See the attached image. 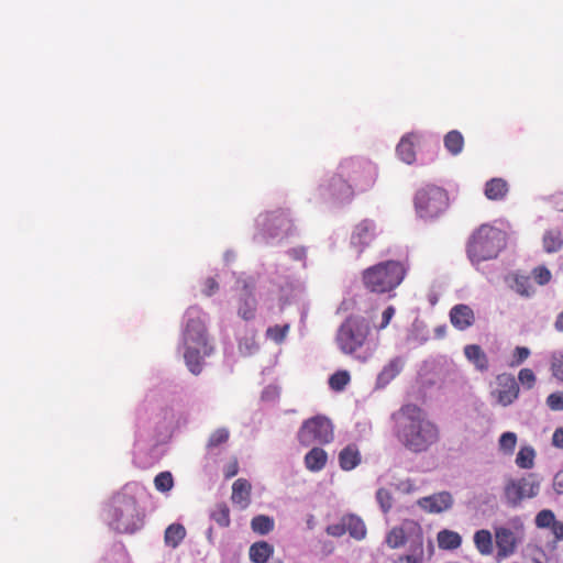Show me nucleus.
Wrapping results in <instances>:
<instances>
[{"instance_id": "e433bc0d", "label": "nucleus", "mask_w": 563, "mask_h": 563, "mask_svg": "<svg viewBox=\"0 0 563 563\" xmlns=\"http://www.w3.org/2000/svg\"><path fill=\"white\" fill-rule=\"evenodd\" d=\"M536 452L531 446H522L516 457V464L520 468H532L534 465Z\"/></svg>"}, {"instance_id": "e2e57ef3", "label": "nucleus", "mask_w": 563, "mask_h": 563, "mask_svg": "<svg viewBox=\"0 0 563 563\" xmlns=\"http://www.w3.org/2000/svg\"><path fill=\"white\" fill-rule=\"evenodd\" d=\"M435 336L438 339H442L445 336V328L444 327H439L435 329Z\"/></svg>"}, {"instance_id": "dca6fc26", "label": "nucleus", "mask_w": 563, "mask_h": 563, "mask_svg": "<svg viewBox=\"0 0 563 563\" xmlns=\"http://www.w3.org/2000/svg\"><path fill=\"white\" fill-rule=\"evenodd\" d=\"M453 499L451 494L442 492L432 496L422 497L418 500V505L426 511L438 514L445 511L452 507Z\"/></svg>"}, {"instance_id": "49530a36", "label": "nucleus", "mask_w": 563, "mask_h": 563, "mask_svg": "<svg viewBox=\"0 0 563 563\" xmlns=\"http://www.w3.org/2000/svg\"><path fill=\"white\" fill-rule=\"evenodd\" d=\"M532 277L537 284L543 286L551 280V272L545 266H538L532 269Z\"/></svg>"}, {"instance_id": "2f4dec72", "label": "nucleus", "mask_w": 563, "mask_h": 563, "mask_svg": "<svg viewBox=\"0 0 563 563\" xmlns=\"http://www.w3.org/2000/svg\"><path fill=\"white\" fill-rule=\"evenodd\" d=\"M401 371V362L399 358L391 360L378 374L377 383L379 386L389 384Z\"/></svg>"}, {"instance_id": "412c9836", "label": "nucleus", "mask_w": 563, "mask_h": 563, "mask_svg": "<svg viewBox=\"0 0 563 563\" xmlns=\"http://www.w3.org/2000/svg\"><path fill=\"white\" fill-rule=\"evenodd\" d=\"M464 355L479 372H485L488 369V357L479 345H466L464 347Z\"/></svg>"}, {"instance_id": "13d9d810", "label": "nucleus", "mask_w": 563, "mask_h": 563, "mask_svg": "<svg viewBox=\"0 0 563 563\" xmlns=\"http://www.w3.org/2000/svg\"><path fill=\"white\" fill-rule=\"evenodd\" d=\"M553 488L558 494H563V473H558L554 476Z\"/></svg>"}, {"instance_id": "7ed1b4c3", "label": "nucleus", "mask_w": 563, "mask_h": 563, "mask_svg": "<svg viewBox=\"0 0 563 563\" xmlns=\"http://www.w3.org/2000/svg\"><path fill=\"white\" fill-rule=\"evenodd\" d=\"M183 342L186 366L190 373L199 375L202 372L205 357L210 356L214 349L209 341L202 313L197 308H189L186 312Z\"/></svg>"}, {"instance_id": "a18cd8bd", "label": "nucleus", "mask_w": 563, "mask_h": 563, "mask_svg": "<svg viewBox=\"0 0 563 563\" xmlns=\"http://www.w3.org/2000/svg\"><path fill=\"white\" fill-rule=\"evenodd\" d=\"M229 440V431L225 428L217 429L208 440V448H217Z\"/></svg>"}, {"instance_id": "bf43d9fd", "label": "nucleus", "mask_w": 563, "mask_h": 563, "mask_svg": "<svg viewBox=\"0 0 563 563\" xmlns=\"http://www.w3.org/2000/svg\"><path fill=\"white\" fill-rule=\"evenodd\" d=\"M551 529L558 540H563V522L555 521Z\"/></svg>"}, {"instance_id": "9d476101", "label": "nucleus", "mask_w": 563, "mask_h": 563, "mask_svg": "<svg viewBox=\"0 0 563 563\" xmlns=\"http://www.w3.org/2000/svg\"><path fill=\"white\" fill-rule=\"evenodd\" d=\"M257 224L269 238L286 236L292 228L289 214L282 209L261 214L257 219Z\"/></svg>"}, {"instance_id": "4d7b16f0", "label": "nucleus", "mask_w": 563, "mask_h": 563, "mask_svg": "<svg viewBox=\"0 0 563 563\" xmlns=\"http://www.w3.org/2000/svg\"><path fill=\"white\" fill-rule=\"evenodd\" d=\"M552 444L563 449V428H558L552 435Z\"/></svg>"}, {"instance_id": "393cba45", "label": "nucleus", "mask_w": 563, "mask_h": 563, "mask_svg": "<svg viewBox=\"0 0 563 563\" xmlns=\"http://www.w3.org/2000/svg\"><path fill=\"white\" fill-rule=\"evenodd\" d=\"M328 461L325 451L321 448L311 449L305 456L306 467L311 472L321 471Z\"/></svg>"}, {"instance_id": "1a4fd4ad", "label": "nucleus", "mask_w": 563, "mask_h": 563, "mask_svg": "<svg viewBox=\"0 0 563 563\" xmlns=\"http://www.w3.org/2000/svg\"><path fill=\"white\" fill-rule=\"evenodd\" d=\"M297 438L303 446H309L312 443H330L333 439L332 423L324 417L317 416L310 418L302 423Z\"/></svg>"}, {"instance_id": "a211bd4d", "label": "nucleus", "mask_w": 563, "mask_h": 563, "mask_svg": "<svg viewBox=\"0 0 563 563\" xmlns=\"http://www.w3.org/2000/svg\"><path fill=\"white\" fill-rule=\"evenodd\" d=\"M252 486L245 478H238L232 485L231 500L241 509H246L251 504Z\"/></svg>"}, {"instance_id": "5fc2aeb1", "label": "nucleus", "mask_w": 563, "mask_h": 563, "mask_svg": "<svg viewBox=\"0 0 563 563\" xmlns=\"http://www.w3.org/2000/svg\"><path fill=\"white\" fill-rule=\"evenodd\" d=\"M218 288H219V285H218L217 280L212 277H209L205 282L203 294L206 296H211L218 290Z\"/></svg>"}, {"instance_id": "20e7f679", "label": "nucleus", "mask_w": 563, "mask_h": 563, "mask_svg": "<svg viewBox=\"0 0 563 563\" xmlns=\"http://www.w3.org/2000/svg\"><path fill=\"white\" fill-rule=\"evenodd\" d=\"M369 321L362 316H349L335 333V343L341 353L365 363L372 355L369 347Z\"/></svg>"}, {"instance_id": "4c0bfd02", "label": "nucleus", "mask_w": 563, "mask_h": 563, "mask_svg": "<svg viewBox=\"0 0 563 563\" xmlns=\"http://www.w3.org/2000/svg\"><path fill=\"white\" fill-rule=\"evenodd\" d=\"M351 376L347 371H338L329 378V386L332 390L342 391L350 383Z\"/></svg>"}, {"instance_id": "6e6552de", "label": "nucleus", "mask_w": 563, "mask_h": 563, "mask_svg": "<svg viewBox=\"0 0 563 563\" xmlns=\"http://www.w3.org/2000/svg\"><path fill=\"white\" fill-rule=\"evenodd\" d=\"M417 213L423 219H435L449 208L448 192L438 186L429 185L417 191L415 197Z\"/></svg>"}, {"instance_id": "603ef678", "label": "nucleus", "mask_w": 563, "mask_h": 563, "mask_svg": "<svg viewBox=\"0 0 563 563\" xmlns=\"http://www.w3.org/2000/svg\"><path fill=\"white\" fill-rule=\"evenodd\" d=\"M395 314V308L393 306H388L384 311H383V314H382V322L379 323V325L377 327L378 330H383L385 329L390 320L393 319Z\"/></svg>"}, {"instance_id": "680f3d73", "label": "nucleus", "mask_w": 563, "mask_h": 563, "mask_svg": "<svg viewBox=\"0 0 563 563\" xmlns=\"http://www.w3.org/2000/svg\"><path fill=\"white\" fill-rule=\"evenodd\" d=\"M554 328L558 332L563 333V311L558 314L554 322Z\"/></svg>"}, {"instance_id": "f3484780", "label": "nucleus", "mask_w": 563, "mask_h": 563, "mask_svg": "<svg viewBox=\"0 0 563 563\" xmlns=\"http://www.w3.org/2000/svg\"><path fill=\"white\" fill-rule=\"evenodd\" d=\"M450 321L455 329L464 331L474 324L475 313L467 305H455L450 310Z\"/></svg>"}, {"instance_id": "0e129e2a", "label": "nucleus", "mask_w": 563, "mask_h": 563, "mask_svg": "<svg viewBox=\"0 0 563 563\" xmlns=\"http://www.w3.org/2000/svg\"><path fill=\"white\" fill-rule=\"evenodd\" d=\"M536 563H541V562H539V561H536Z\"/></svg>"}, {"instance_id": "cd10ccee", "label": "nucleus", "mask_w": 563, "mask_h": 563, "mask_svg": "<svg viewBox=\"0 0 563 563\" xmlns=\"http://www.w3.org/2000/svg\"><path fill=\"white\" fill-rule=\"evenodd\" d=\"M438 545L443 550H455L461 547V536L452 530H441L437 536Z\"/></svg>"}, {"instance_id": "423d86ee", "label": "nucleus", "mask_w": 563, "mask_h": 563, "mask_svg": "<svg viewBox=\"0 0 563 563\" xmlns=\"http://www.w3.org/2000/svg\"><path fill=\"white\" fill-rule=\"evenodd\" d=\"M406 267L398 261H386L373 265L362 273L364 287L374 294H386L396 289L406 276Z\"/></svg>"}, {"instance_id": "c756f323", "label": "nucleus", "mask_w": 563, "mask_h": 563, "mask_svg": "<svg viewBox=\"0 0 563 563\" xmlns=\"http://www.w3.org/2000/svg\"><path fill=\"white\" fill-rule=\"evenodd\" d=\"M543 249L547 253H555L563 247V236L560 230H548L543 235Z\"/></svg>"}, {"instance_id": "3c124183", "label": "nucleus", "mask_w": 563, "mask_h": 563, "mask_svg": "<svg viewBox=\"0 0 563 563\" xmlns=\"http://www.w3.org/2000/svg\"><path fill=\"white\" fill-rule=\"evenodd\" d=\"M346 532L344 518L340 523L330 525L327 528V533L332 537H342Z\"/></svg>"}, {"instance_id": "6e6d98bb", "label": "nucleus", "mask_w": 563, "mask_h": 563, "mask_svg": "<svg viewBox=\"0 0 563 563\" xmlns=\"http://www.w3.org/2000/svg\"><path fill=\"white\" fill-rule=\"evenodd\" d=\"M238 472H239V464L234 460L225 466L224 476H225V478H231V477L235 476L238 474Z\"/></svg>"}, {"instance_id": "c03bdc74", "label": "nucleus", "mask_w": 563, "mask_h": 563, "mask_svg": "<svg viewBox=\"0 0 563 563\" xmlns=\"http://www.w3.org/2000/svg\"><path fill=\"white\" fill-rule=\"evenodd\" d=\"M555 516L552 510H541L536 517V525L538 528H552L555 522Z\"/></svg>"}, {"instance_id": "72a5a7b5", "label": "nucleus", "mask_w": 563, "mask_h": 563, "mask_svg": "<svg viewBox=\"0 0 563 563\" xmlns=\"http://www.w3.org/2000/svg\"><path fill=\"white\" fill-rule=\"evenodd\" d=\"M251 528L258 534H267L274 529V520L264 515L255 516L251 521Z\"/></svg>"}, {"instance_id": "a19ab883", "label": "nucleus", "mask_w": 563, "mask_h": 563, "mask_svg": "<svg viewBox=\"0 0 563 563\" xmlns=\"http://www.w3.org/2000/svg\"><path fill=\"white\" fill-rule=\"evenodd\" d=\"M517 444V435L514 432H504L499 438V449L507 454H511Z\"/></svg>"}, {"instance_id": "5701e85b", "label": "nucleus", "mask_w": 563, "mask_h": 563, "mask_svg": "<svg viewBox=\"0 0 563 563\" xmlns=\"http://www.w3.org/2000/svg\"><path fill=\"white\" fill-rule=\"evenodd\" d=\"M339 463L342 470L351 471L361 463V454L355 444L344 448L339 454Z\"/></svg>"}, {"instance_id": "864d4df0", "label": "nucleus", "mask_w": 563, "mask_h": 563, "mask_svg": "<svg viewBox=\"0 0 563 563\" xmlns=\"http://www.w3.org/2000/svg\"><path fill=\"white\" fill-rule=\"evenodd\" d=\"M424 558V552H409L408 554L400 556V561H405L406 563H422Z\"/></svg>"}, {"instance_id": "39448f33", "label": "nucleus", "mask_w": 563, "mask_h": 563, "mask_svg": "<svg viewBox=\"0 0 563 563\" xmlns=\"http://www.w3.org/2000/svg\"><path fill=\"white\" fill-rule=\"evenodd\" d=\"M505 245L504 231L489 224H482L470 236L466 253L472 264H479L497 257Z\"/></svg>"}, {"instance_id": "4468645a", "label": "nucleus", "mask_w": 563, "mask_h": 563, "mask_svg": "<svg viewBox=\"0 0 563 563\" xmlns=\"http://www.w3.org/2000/svg\"><path fill=\"white\" fill-rule=\"evenodd\" d=\"M377 227L374 221L365 219L357 223L351 234V246L362 254L377 238Z\"/></svg>"}, {"instance_id": "79ce46f5", "label": "nucleus", "mask_w": 563, "mask_h": 563, "mask_svg": "<svg viewBox=\"0 0 563 563\" xmlns=\"http://www.w3.org/2000/svg\"><path fill=\"white\" fill-rule=\"evenodd\" d=\"M376 500L384 514H387L393 507L391 493L386 488H379L376 492Z\"/></svg>"}, {"instance_id": "8fccbe9b", "label": "nucleus", "mask_w": 563, "mask_h": 563, "mask_svg": "<svg viewBox=\"0 0 563 563\" xmlns=\"http://www.w3.org/2000/svg\"><path fill=\"white\" fill-rule=\"evenodd\" d=\"M547 405L551 410H563V393H552L547 398Z\"/></svg>"}, {"instance_id": "b1692460", "label": "nucleus", "mask_w": 563, "mask_h": 563, "mask_svg": "<svg viewBox=\"0 0 563 563\" xmlns=\"http://www.w3.org/2000/svg\"><path fill=\"white\" fill-rule=\"evenodd\" d=\"M407 528V543L409 552H424L423 550V530L419 522L412 520V525Z\"/></svg>"}, {"instance_id": "9b49d317", "label": "nucleus", "mask_w": 563, "mask_h": 563, "mask_svg": "<svg viewBox=\"0 0 563 563\" xmlns=\"http://www.w3.org/2000/svg\"><path fill=\"white\" fill-rule=\"evenodd\" d=\"M494 534L497 548L496 560L498 562L514 555L523 539L522 528L511 530L510 528L503 526L496 527L494 529Z\"/></svg>"}, {"instance_id": "2eb2a0df", "label": "nucleus", "mask_w": 563, "mask_h": 563, "mask_svg": "<svg viewBox=\"0 0 563 563\" xmlns=\"http://www.w3.org/2000/svg\"><path fill=\"white\" fill-rule=\"evenodd\" d=\"M254 290V283L243 282V287L239 296L238 314L246 321L255 318L257 301Z\"/></svg>"}, {"instance_id": "473e14b6", "label": "nucleus", "mask_w": 563, "mask_h": 563, "mask_svg": "<svg viewBox=\"0 0 563 563\" xmlns=\"http://www.w3.org/2000/svg\"><path fill=\"white\" fill-rule=\"evenodd\" d=\"M186 536L184 526L179 523H173L165 530L164 540L168 547L176 548L180 544Z\"/></svg>"}, {"instance_id": "f704fd0d", "label": "nucleus", "mask_w": 563, "mask_h": 563, "mask_svg": "<svg viewBox=\"0 0 563 563\" xmlns=\"http://www.w3.org/2000/svg\"><path fill=\"white\" fill-rule=\"evenodd\" d=\"M511 287L517 294L521 296L529 297L534 294V288L529 276L515 275L514 284Z\"/></svg>"}, {"instance_id": "37998d69", "label": "nucleus", "mask_w": 563, "mask_h": 563, "mask_svg": "<svg viewBox=\"0 0 563 563\" xmlns=\"http://www.w3.org/2000/svg\"><path fill=\"white\" fill-rule=\"evenodd\" d=\"M551 371L556 379L563 382V351H559L552 354Z\"/></svg>"}, {"instance_id": "f8f14e48", "label": "nucleus", "mask_w": 563, "mask_h": 563, "mask_svg": "<svg viewBox=\"0 0 563 563\" xmlns=\"http://www.w3.org/2000/svg\"><path fill=\"white\" fill-rule=\"evenodd\" d=\"M540 484L532 476L518 481H510L505 486V498L509 506L517 507L523 498H532L538 495Z\"/></svg>"}, {"instance_id": "052dcab7", "label": "nucleus", "mask_w": 563, "mask_h": 563, "mask_svg": "<svg viewBox=\"0 0 563 563\" xmlns=\"http://www.w3.org/2000/svg\"><path fill=\"white\" fill-rule=\"evenodd\" d=\"M289 254L295 260H303L306 257V250L303 247H296L290 250Z\"/></svg>"}, {"instance_id": "f257e3e1", "label": "nucleus", "mask_w": 563, "mask_h": 563, "mask_svg": "<svg viewBox=\"0 0 563 563\" xmlns=\"http://www.w3.org/2000/svg\"><path fill=\"white\" fill-rule=\"evenodd\" d=\"M393 418L399 442L410 452H426L440 440L439 427L417 405H404Z\"/></svg>"}, {"instance_id": "4be33fe9", "label": "nucleus", "mask_w": 563, "mask_h": 563, "mask_svg": "<svg viewBox=\"0 0 563 563\" xmlns=\"http://www.w3.org/2000/svg\"><path fill=\"white\" fill-rule=\"evenodd\" d=\"M274 554V547L266 541L254 542L249 550L253 563H266Z\"/></svg>"}, {"instance_id": "ddd939ff", "label": "nucleus", "mask_w": 563, "mask_h": 563, "mask_svg": "<svg viewBox=\"0 0 563 563\" xmlns=\"http://www.w3.org/2000/svg\"><path fill=\"white\" fill-rule=\"evenodd\" d=\"M496 385L492 396L499 405L507 407L518 398L519 385L514 375L509 373L497 375Z\"/></svg>"}, {"instance_id": "58836bf2", "label": "nucleus", "mask_w": 563, "mask_h": 563, "mask_svg": "<svg viewBox=\"0 0 563 563\" xmlns=\"http://www.w3.org/2000/svg\"><path fill=\"white\" fill-rule=\"evenodd\" d=\"M155 488L158 492H169L174 486V478L170 472H161L154 478Z\"/></svg>"}, {"instance_id": "c9c22d12", "label": "nucleus", "mask_w": 563, "mask_h": 563, "mask_svg": "<svg viewBox=\"0 0 563 563\" xmlns=\"http://www.w3.org/2000/svg\"><path fill=\"white\" fill-rule=\"evenodd\" d=\"M211 519L214 520L220 527L227 528L231 523L230 509L225 503L216 505L211 512Z\"/></svg>"}, {"instance_id": "f03ea898", "label": "nucleus", "mask_w": 563, "mask_h": 563, "mask_svg": "<svg viewBox=\"0 0 563 563\" xmlns=\"http://www.w3.org/2000/svg\"><path fill=\"white\" fill-rule=\"evenodd\" d=\"M377 168L369 161L349 157L343 159L334 176L330 179L328 190L340 201H351L356 194L372 189L376 183Z\"/></svg>"}, {"instance_id": "0eeeda50", "label": "nucleus", "mask_w": 563, "mask_h": 563, "mask_svg": "<svg viewBox=\"0 0 563 563\" xmlns=\"http://www.w3.org/2000/svg\"><path fill=\"white\" fill-rule=\"evenodd\" d=\"M110 526L120 533H133L141 525L136 499L128 494H117L109 509Z\"/></svg>"}, {"instance_id": "bb28decb", "label": "nucleus", "mask_w": 563, "mask_h": 563, "mask_svg": "<svg viewBox=\"0 0 563 563\" xmlns=\"http://www.w3.org/2000/svg\"><path fill=\"white\" fill-rule=\"evenodd\" d=\"M397 154L400 159L407 164H412L416 159L413 135L404 136L397 145Z\"/></svg>"}, {"instance_id": "09e8293b", "label": "nucleus", "mask_w": 563, "mask_h": 563, "mask_svg": "<svg viewBox=\"0 0 563 563\" xmlns=\"http://www.w3.org/2000/svg\"><path fill=\"white\" fill-rule=\"evenodd\" d=\"M529 355H530V350L528 347L517 346L514 350L512 360L509 365L511 367L519 366L529 357Z\"/></svg>"}, {"instance_id": "de8ad7c7", "label": "nucleus", "mask_w": 563, "mask_h": 563, "mask_svg": "<svg viewBox=\"0 0 563 563\" xmlns=\"http://www.w3.org/2000/svg\"><path fill=\"white\" fill-rule=\"evenodd\" d=\"M518 379L520 384L527 389H531L537 380L533 371L530 368L520 369L518 374Z\"/></svg>"}, {"instance_id": "7c9ffc66", "label": "nucleus", "mask_w": 563, "mask_h": 563, "mask_svg": "<svg viewBox=\"0 0 563 563\" xmlns=\"http://www.w3.org/2000/svg\"><path fill=\"white\" fill-rule=\"evenodd\" d=\"M344 522L346 526V532L356 540H362L366 536V527L364 521L354 515L345 516Z\"/></svg>"}, {"instance_id": "c85d7f7f", "label": "nucleus", "mask_w": 563, "mask_h": 563, "mask_svg": "<svg viewBox=\"0 0 563 563\" xmlns=\"http://www.w3.org/2000/svg\"><path fill=\"white\" fill-rule=\"evenodd\" d=\"M443 143L446 151L454 156L462 153L464 148V137L457 130L449 131L444 135Z\"/></svg>"}, {"instance_id": "a878e982", "label": "nucleus", "mask_w": 563, "mask_h": 563, "mask_svg": "<svg viewBox=\"0 0 563 563\" xmlns=\"http://www.w3.org/2000/svg\"><path fill=\"white\" fill-rule=\"evenodd\" d=\"M474 544L482 555H490L494 551L493 536L487 529L477 530L474 533Z\"/></svg>"}, {"instance_id": "6ab92c4d", "label": "nucleus", "mask_w": 563, "mask_h": 563, "mask_svg": "<svg viewBox=\"0 0 563 563\" xmlns=\"http://www.w3.org/2000/svg\"><path fill=\"white\" fill-rule=\"evenodd\" d=\"M509 192V185L504 178L495 177L485 184L484 194L488 200H504Z\"/></svg>"}, {"instance_id": "ea45409f", "label": "nucleus", "mask_w": 563, "mask_h": 563, "mask_svg": "<svg viewBox=\"0 0 563 563\" xmlns=\"http://www.w3.org/2000/svg\"><path fill=\"white\" fill-rule=\"evenodd\" d=\"M288 331H289V324H284V325L276 324L274 327H269L266 330V336L276 343H282L286 339Z\"/></svg>"}, {"instance_id": "aec40b11", "label": "nucleus", "mask_w": 563, "mask_h": 563, "mask_svg": "<svg viewBox=\"0 0 563 563\" xmlns=\"http://www.w3.org/2000/svg\"><path fill=\"white\" fill-rule=\"evenodd\" d=\"M409 525H412V519H405L387 533L386 544L390 549H398L407 543V528H410Z\"/></svg>"}]
</instances>
